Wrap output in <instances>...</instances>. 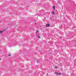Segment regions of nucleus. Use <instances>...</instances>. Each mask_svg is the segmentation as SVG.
Returning a JSON list of instances; mask_svg holds the SVG:
<instances>
[{"label":"nucleus","instance_id":"1","mask_svg":"<svg viewBox=\"0 0 76 76\" xmlns=\"http://www.w3.org/2000/svg\"><path fill=\"white\" fill-rule=\"evenodd\" d=\"M38 31L37 30L36 32V34L37 35V37H38Z\"/></svg>","mask_w":76,"mask_h":76},{"label":"nucleus","instance_id":"2","mask_svg":"<svg viewBox=\"0 0 76 76\" xmlns=\"http://www.w3.org/2000/svg\"><path fill=\"white\" fill-rule=\"evenodd\" d=\"M50 26V25L49 24H47L46 25L47 27H49Z\"/></svg>","mask_w":76,"mask_h":76},{"label":"nucleus","instance_id":"3","mask_svg":"<svg viewBox=\"0 0 76 76\" xmlns=\"http://www.w3.org/2000/svg\"><path fill=\"white\" fill-rule=\"evenodd\" d=\"M3 32V31H1L0 30V34L1 35L2 34V33Z\"/></svg>","mask_w":76,"mask_h":76},{"label":"nucleus","instance_id":"4","mask_svg":"<svg viewBox=\"0 0 76 76\" xmlns=\"http://www.w3.org/2000/svg\"><path fill=\"white\" fill-rule=\"evenodd\" d=\"M53 9L54 10H55V6H53Z\"/></svg>","mask_w":76,"mask_h":76},{"label":"nucleus","instance_id":"5","mask_svg":"<svg viewBox=\"0 0 76 76\" xmlns=\"http://www.w3.org/2000/svg\"><path fill=\"white\" fill-rule=\"evenodd\" d=\"M52 13L53 15H54V12L53 11H52Z\"/></svg>","mask_w":76,"mask_h":76},{"label":"nucleus","instance_id":"6","mask_svg":"<svg viewBox=\"0 0 76 76\" xmlns=\"http://www.w3.org/2000/svg\"><path fill=\"white\" fill-rule=\"evenodd\" d=\"M55 69H57L58 68V66H55Z\"/></svg>","mask_w":76,"mask_h":76},{"label":"nucleus","instance_id":"7","mask_svg":"<svg viewBox=\"0 0 76 76\" xmlns=\"http://www.w3.org/2000/svg\"><path fill=\"white\" fill-rule=\"evenodd\" d=\"M58 75H61V73H58Z\"/></svg>","mask_w":76,"mask_h":76},{"label":"nucleus","instance_id":"8","mask_svg":"<svg viewBox=\"0 0 76 76\" xmlns=\"http://www.w3.org/2000/svg\"><path fill=\"white\" fill-rule=\"evenodd\" d=\"M8 56H9V57H10V56H11V55L10 54H9Z\"/></svg>","mask_w":76,"mask_h":76},{"label":"nucleus","instance_id":"9","mask_svg":"<svg viewBox=\"0 0 76 76\" xmlns=\"http://www.w3.org/2000/svg\"><path fill=\"white\" fill-rule=\"evenodd\" d=\"M38 38H41V37L39 36Z\"/></svg>","mask_w":76,"mask_h":76},{"label":"nucleus","instance_id":"10","mask_svg":"<svg viewBox=\"0 0 76 76\" xmlns=\"http://www.w3.org/2000/svg\"><path fill=\"white\" fill-rule=\"evenodd\" d=\"M36 24H37V23H35V24H36Z\"/></svg>","mask_w":76,"mask_h":76}]
</instances>
